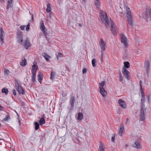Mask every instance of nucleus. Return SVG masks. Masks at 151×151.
Returning a JSON list of instances; mask_svg holds the SVG:
<instances>
[{
	"mask_svg": "<svg viewBox=\"0 0 151 151\" xmlns=\"http://www.w3.org/2000/svg\"><path fill=\"white\" fill-rule=\"evenodd\" d=\"M100 17L101 21L104 23L106 27L109 26V19L106 12L101 10L100 12Z\"/></svg>",
	"mask_w": 151,
	"mask_h": 151,
	"instance_id": "f03ea898",
	"label": "nucleus"
},
{
	"mask_svg": "<svg viewBox=\"0 0 151 151\" xmlns=\"http://www.w3.org/2000/svg\"><path fill=\"white\" fill-rule=\"evenodd\" d=\"M32 18H33V15H32Z\"/></svg>",
	"mask_w": 151,
	"mask_h": 151,
	"instance_id": "4d7b16f0",
	"label": "nucleus"
},
{
	"mask_svg": "<svg viewBox=\"0 0 151 151\" xmlns=\"http://www.w3.org/2000/svg\"><path fill=\"white\" fill-rule=\"evenodd\" d=\"M79 26H81V25H80V24L79 25Z\"/></svg>",
	"mask_w": 151,
	"mask_h": 151,
	"instance_id": "13d9d810",
	"label": "nucleus"
},
{
	"mask_svg": "<svg viewBox=\"0 0 151 151\" xmlns=\"http://www.w3.org/2000/svg\"><path fill=\"white\" fill-rule=\"evenodd\" d=\"M101 62H102V61L103 60V59H102V60H101Z\"/></svg>",
	"mask_w": 151,
	"mask_h": 151,
	"instance_id": "864d4df0",
	"label": "nucleus"
},
{
	"mask_svg": "<svg viewBox=\"0 0 151 151\" xmlns=\"http://www.w3.org/2000/svg\"><path fill=\"white\" fill-rule=\"evenodd\" d=\"M29 24L25 26H21L20 27V29L21 30H24L25 28L26 27V30L27 31H28L29 29Z\"/></svg>",
	"mask_w": 151,
	"mask_h": 151,
	"instance_id": "4be33fe9",
	"label": "nucleus"
},
{
	"mask_svg": "<svg viewBox=\"0 0 151 151\" xmlns=\"http://www.w3.org/2000/svg\"><path fill=\"white\" fill-rule=\"evenodd\" d=\"M63 57V55L60 52L58 53V54L57 55V59H58V58L59 57Z\"/></svg>",
	"mask_w": 151,
	"mask_h": 151,
	"instance_id": "4c0bfd02",
	"label": "nucleus"
},
{
	"mask_svg": "<svg viewBox=\"0 0 151 151\" xmlns=\"http://www.w3.org/2000/svg\"><path fill=\"white\" fill-rule=\"evenodd\" d=\"M129 120V119L128 118H127L126 119V124L127 122V121H128Z\"/></svg>",
	"mask_w": 151,
	"mask_h": 151,
	"instance_id": "09e8293b",
	"label": "nucleus"
},
{
	"mask_svg": "<svg viewBox=\"0 0 151 151\" xmlns=\"http://www.w3.org/2000/svg\"><path fill=\"white\" fill-rule=\"evenodd\" d=\"M40 28L41 30L43 29H45L46 28L43 23V21L42 20H41L40 21Z\"/></svg>",
	"mask_w": 151,
	"mask_h": 151,
	"instance_id": "5701e85b",
	"label": "nucleus"
},
{
	"mask_svg": "<svg viewBox=\"0 0 151 151\" xmlns=\"http://www.w3.org/2000/svg\"><path fill=\"white\" fill-rule=\"evenodd\" d=\"M74 97L73 96H71L70 99V104L73 107L74 105Z\"/></svg>",
	"mask_w": 151,
	"mask_h": 151,
	"instance_id": "b1692460",
	"label": "nucleus"
},
{
	"mask_svg": "<svg viewBox=\"0 0 151 151\" xmlns=\"http://www.w3.org/2000/svg\"><path fill=\"white\" fill-rule=\"evenodd\" d=\"M120 36L121 42L123 43L126 47H127L128 45V43L127 37L122 33H120Z\"/></svg>",
	"mask_w": 151,
	"mask_h": 151,
	"instance_id": "0eeeda50",
	"label": "nucleus"
},
{
	"mask_svg": "<svg viewBox=\"0 0 151 151\" xmlns=\"http://www.w3.org/2000/svg\"><path fill=\"white\" fill-rule=\"evenodd\" d=\"M125 8L127 12V20L129 24L130 25H132L134 22L132 18L131 11L129 8L127 6L125 7Z\"/></svg>",
	"mask_w": 151,
	"mask_h": 151,
	"instance_id": "7ed1b4c3",
	"label": "nucleus"
},
{
	"mask_svg": "<svg viewBox=\"0 0 151 151\" xmlns=\"http://www.w3.org/2000/svg\"><path fill=\"white\" fill-rule=\"evenodd\" d=\"M4 108L1 105H0V110L2 111L3 110Z\"/></svg>",
	"mask_w": 151,
	"mask_h": 151,
	"instance_id": "de8ad7c7",
	"label": "nucleus"
},
{
	"mask_svg": "<svg viewBox=\"0 0 151 151\" xmlns=\"http://www.w3.org/2000/svg\"><path fill=\"white\" fill-rule=\"evenodd\" d=\"M87 71V69L86 68H84L83 70V73L85 74L86 73Z\"/></svg>",
	"mask_w": 151,
	"mask_h": 151,
	"instance_id": "37998d69",
	"label": "nucleus"
},
{
	"mask_svg": "<svg viewBox=\"0 0 151 151\" xmlns=\"http://www.w3.org/2000/svg\"><path fill=\"white\" fill-rule=\"evenodd\" d=\"M15 87L19 93L24 94L25 93L23 88L21 86V83L18 80L15 81Z\"/></svg>",
	"mask_w": 151,
	"mask_h": 151,
	"instance_id": "20e7f679",
	"label": "nucleus"
},
{
	"mask_svg": "<svg viewBox=\"0 0 151 151\" xmlns=\"http://www.w3.org/2000/svg\"><path fill=\"white\" fill-rule=\"evenodd\" d=\"M34 124L35 126V129L36 130H38L40 127L39 124L37 122H35Z\"/></svg>",
	"mask_w": 151,
	"mask_h": 151,
	"instance_id": "7c9ffc66",
	"label": "nucleus"
},
{
	"mask_svg": "<svg viewBox=\"0 0 151 151\" xmlns=\"http://www.w3.org/2000/svg\"><path fill=\"white\" fill-rule=\"evenodd\" d=\"M100 93L103 97H105L107 94L106 91L104 88H99Z\"/></svg>",
	"mask_w": 151,
	"mask_h": 151,
	"instance_id": "f3484780",
	"label": "nucleus"
},
{
	"mask_svg": "<svg viewBox=\"0 0 151 151\" xmlns=\"http://www.w3.org/2000/svg\"><path fill=\"white\" fill-rule=\"evenodd\" d=\"M4 0H0V1H4Z\"/></svg>",
	"mask_w": 151,
	"mask_h": 151,
	"instance_id": "6e6d98bb",
	"label": "nucleus"
},
{
	"mask_svg": "<svg viewBox=\"0 0 151 151\" xmlns=\"http://www.w3.org/2000/svg\"><path fill=\"white\" fill-rule=\"evenodd\" d=\"M122 73L125 77L127 79H129V72L124 67H123L122 69Z\"/></svg>",
	"mask_w": 151,
	"mask_h": 151,
	"instance_id": "ddd939ff",
	"label": "nucleus"
},
{
	"mask_svg": "<svg viewBox=\"0 0 151 151\" xmlns=\"http://www.w3.org/2000/svg\"><path fill=\"white\" fill-rule=\"evenodd\" d=\"M43 77V74L42 73H41V72H38V81L39 82L41 83L42 79V78Z\"/></svg>",
	"mask_w": 151,
	"mask_h": 151,
	"instance_id": "aec40b11",
	"label": "nucleus"
},
{
	"mask_svg": "<svg viewBox=\"0 0 151 151\" xmlns=\"http://www.w3.org/2000/svg\"><path fill=\"white\" fill-rule=\"evenodd\" d=\"M83 115L82 113L79 112L78 114V117L77 119L78 120H82L83 119Z\"/></svg>",
	"mask_w": 151,
	"mask_h": 151,
	"instance_id": "bb28decb",
	"label": "nucleus"
},
{
	"mask_svg": "<svg viewBox=\"0 0 151 151\" xmlns=\"http://www.w3.org/2000/svg\"><path fill=\"white\" fill-rule=\"evenodd\" d=\"M40 137H41L42 138H43V137L42 135H41V136H40Z\"/></svg>",
	"mask_w": 151,
	"mask_h": 151,
	"instance_id": "3c124183",
	"label": "nucleus"
},
{
	"mask_svg": "<svg viewBox=\"0 0 151 151\" xmlns=\"http://www.w3.org/2000/svg\"><path fill=\"white\" fill-rule=\"evenodd\" d=\"M51 14L50 13L49 14V16H47V18H48L49 17L50 18H51Z\"/></svg>",
	"mask_w": 151,
	"mask_h": 151,
	"instance_id": "49530a36",
	"label": "nucleus"
},
{
	"mask_svg": "<svg viewBox=\"0 0 151 151\" xmlns=\"http://www.w3.org/2000/svg\"><path fill=\"white\" fill-rule=\"evenodd\" d=\"M9 73V71L8 70L6 69L4 70V73L5 75H7Z\"/></svg>",
	"mask_w": 151,
	"mask_h": 151,
	"instance_id": "ea45409f",
	"label": "nucleus"
},
{
	"mask_svg": "<svg viewBox=\"0 0 151 151\" xmlns=\"http://www.w3.org/2000/svg\"><path fill=\"white\" fill-rule=\"evenodd\" d=\"M96 61L95 59H93L92 60V64L93 67H94L95 66V63Z\"/></svg>",
	"mask_w": 151,
	"mask_h": 151,
	"instance_id": "c9c22d12",
	"label": "nucleus"
},
{
	"mask_svg": "<svg viewBox=\"0 0 151 151\" xmlns=\"http://www.w3.org/2000/svg\"><path fill=\"white\" fill-rule=\"evenodd\" d=\"M13 0H8L7 3V8L9 9L11 8L13 5Z\"/></svg>",
	"mask_w": 151,
	"mask_h": 151,
	"instance_id": "a878e982",
	"label": "nucleus"
},
{
	"mask_svg": "<svg viewBox=\"0 0 151 151\" xmlns=\"http://www.w3.org/2000/svg\"><path fill=\"white\" fill-rule=\"evenodd\" d=\"M99 45L101 50H106V43L101 38L99 40Z\"/></svg>",
	"mask_w": 151,
	"mask_h": 151,
	"instance_id": "1a4fd4ad",
	"label": "nucleus"
},
{
	"mask_svg": "<svg viewBox=\"0 0 151 151\" xmlns=\"http://www.w3.org/2000/svg\"><path fill=\"white\" fill-rule=\"evenodd\" d=\"M118 103L121 107L123 108H126L127 105L125 102L121 99H119L118 100Z\"/></svg>",
	"mask_w": 151,
	"mask_h": 151,
	"instance_id": "4468645a",
	"label": "nucleus"
},
{
	"mask_svg": "<svg viewBox=\"0 0 151 151\" xmlns=\"http://www.w3.org/2000/svg\"><path fill=\"white\" fill-rule=\"evenodd\" d=\"M18 122H19V124H20V121L19 120L18 121Z\"/></svg>",
	"mask_w": 151,
	"mask_h": 151,
	"instance_id": "603ef678",
	"label": "nucleus"
},
{
	"mask_svg": "<svg viewBox=\"0 0 151 151\" xmlns=\"http://www.w3.org/2000/svg\"><path fill=\"white\" fill-rule=\"evenodd\" d=\"M26 64V60L25 58L24 59L22 60L20 62V65L23 66H25Z\"/></svg>",
	"mask_w": 151,
	"mask_h": 151,
	"instance_id": "cd10ccee",
	"label": "nucleus"
},
{
	"mask_svg": "<svg viewBox=\"0 0 151 151\" xmlns=\"http://www.w3.org/2000/svg\"><path fill=\"white\" fill-rule=\"evenodd\" d=\"M143 17L147 22L148 19L149 17L151 18V9L147 8L146 9V11L143 14Z\"/></svg>",
	"mask_w": 151,
	"mask_h": 151,
	"instance_id": "423d86ee",
	"label": "nucleus"
},
{
	"mask_svg": "<svg viewBox=\"0 0 151 151\" xmlns=\"http://www.w3.org/2000/svg\"><path fill=\"white\" fill-rule=\"evenodd\" d=\"M105 50H101V60H102V58L104 55V52Z\"/></svg>",
	"mask_w": 151,
	"mask_h": 151,
	"instance_id": "a19ab883",
	"label": "nucleus"
},
{
	"mask_svg": "<svg viewBox=\"0 0 151 151\" xmlns=\"http://www.w3.org/2000/svg\"><path fill=\"white\" fill-rule=\"evenodd\" d=\"M46 30H47V29L46 28L45 29H43L42 30V32L43 33V34H44L45 36H46L47 35V32H46Z\"/></svg>",
	"mask_w": 151,
	"mask_h": 151,
	"instance_id": "58836bf2",
	"label": "nucleus"
},
{
	"mask_svg": "<svg viewBox=\"0 0 151 151\" xmlns=\"http://www.w3.org/2000/svg\"><path fill=\"white\" fill-rule=\"evenodd\" d=\"M124 67L129 68L130 67V64L128 62H124Z\"/></svg>",
	"mask_w": 151,
	"mask_h": 151,
	"instance_id": "c85d7f7f",
	"label": "nucleus"
},
{
	"mask_svg": "<svg viewBox=\"0 0 151 151\" xmlns=\"http://www.w3.org/2000/svg\"><path fill=\"white\" fill-rule=\"evenodd\" d=\"M22 45L26 49H27L30 46V43L29 42V40L27 38L25 41L24 43L23 42Z\"/></svg>",
	"mask_w": 151,
	"mask_h": 151,
	"instance_id": "9b49d317",
	"label": "nucleus"
},
{
	"mask_svg": "<svg viewBox=\"0 0 151 151\" xmlns=\"http://www.w3.org/2000/svg\"><path fill=\"white\" fill-rule=\"evenodd\" d=\"M10 116L9 115H6L4 119V120L5 121L8 120L9 119H10Z\"/></svg>",
	"mask_w": 151,
	"mask_h": 151,
	"instance_id": "e433bc0d",
	"label": "nucleus"
},
{
	"mask_svg": "<svg viewBox=\"0 0 151 151\" xmlns=\"http://www.w3.org/2000/svg\"><path fill=\"white\" fill-rule=\"evenodd\" d=\"M100 145L99 146V151H104V146L103 143L100 141Z\"/></svg>",
	"mask_w": 151,
	"mask_h": 151,
	"instance_id": "412c9836",
	"label": "nucleus"
},
{
	"mask_svg": "<svg viewBox=\"0 0 151 151\" xmlns=\"http://www.w3.org/2000/svg\"><path fill=\"white\" fill-rule=\"evenodd\" d=\"M82 1H84V2H85V1H86V0H82Z\"/></svg>",
	"mask_w": 151,
	"mask_h": 151,
	"instance_id": "5fc2aeb1",
	"label": "nucleus"
},
{
	"mask_svg": "<svg viewBox=\"0 0 151 151\" xmlns=\"http://www.w3.org/2000/svg\"><path fill=\"white\" fill-rule=\"evenodd\" d=\"M132 146L137 149H140L141 148V146L138 140L135 141V142L132 144Z\"/></svg>",
	"mask_w": 151,
	"mask_h": 151,
	"instance_id": "dca6fc26",
	"label": "nucleus"
},
{
	"mask_svg": "<svg viewBox=\"0 0 151 151\" xmlns=\"http://www.w3.org/2000/svg\"><path fill=\"white\" fill-rule=\"evenodd\" d=\"M22 34V32L20 31H19L17 33V41L21 45L23 44Z\"/></svg>",
	"mask_w": 151,
	"mask_h": 151,
	"instance_id": "6e6552de",
	"label": "nucleus"
},
{
	"mask_svg": "<svg viewBox=\"0 0 151 151\" xmlns=\"http://www.w3.org/2000/svg\"><path fill=\"white\" fill-rule=\"evenodd\" d=\"M55 75V72H51L50 74V79H53L54 78Z\"/></svg>",
	"mask_w": 151,
	"mask_h": 151,
	"instance_id": "f704fd0d",
	"label": "nucleus"
},
{
	"mask_svg": "<svg viewBox=\"0 0 151 151\" xmlns=\"http://www.w3.org/2000/svg\"><path fill=\"white\" fill-rule=\"evenodd\" d=\"M110 24L111 25V30L113 34L115 35L117 31V28L116 25L114 24L112 21H111Z\"/></svg>",
	"mask_w": 151,
	"mask_h": 151,
	"instance_id": "9d476101",
	"label": "nucleus"
},
{
	"mask_svg": "<svg viewBox=\"0 0 151 151\" xmlns=\"http://www.w3.org/2000/svg\"><path fill=\"white\" fill-rule=\"evenodd\" d=\"M119 80V81H120V82H122V81H123V79L122 78L121 74V75L120 74V75Z\"/></svg>",
	"mask_w": 151,
	"mask_h": 151,
	"instance_id": "c03bdc74",
	"label": "nucleus"
},
{
	"mask_svg": "<svg viewBox=\"0 0 151 151\" xmlns=\"http://www.w3.org/2000/svg\"><path fill=\"white\" fill-rule=\"evenodd\" d=\"M140 91L141 93V96L142 98L141 99V112L140 115V120L143 121L145 119V117L144 113V111L143 110V108L144 107V102L145 100V98L144 97V94L143 91L142 89V85L140 83Z\"/></svg>",
	"mask_w": 151,
	"mask_h": 151,
	"instance_id": "f257e3e1",
	"label": "nucleus"
},
{
	"mask_svg": "<svg viewBox=\"0 0 151 151\" xmlns=\"http://www.w3.org/2000/svg\"><path fill=\"white\" fill-rule=\"evenodd\" d=\"M38 68V67L37 65V64L36 63H33V65L32 67V81L33 82H35L36 81V74L37 71V69Z\"/></svg>",
	"mask_w": 151,
	"mask_h": 151,
	"instance_id": "39448f33",
	"label": "nucleus"
},
{
	"mask_svg": "<svg viewBox=\"0 0 151 151\" xmlns=\"http://www.w3.org/2000/svg\"><path fill=\"white\" fill-rule=\"evenodd\" d=\"M8 90L7 89H5L4 88H3L1 90L2 93H5L6 94H7L8 93Z\"/></svg>",
	"mask_w": 151,
	"mask_h": 151,
	"instance_id": "72a5a7b5",
	"label": "nucleus"
},
{
	"mask_svg": "<svg viewBox=\"0 0 151 151\" xmlns=\"http://www.w3.org/2000/svg\"><path fill=\"white\" fill-rule=\"evenodd\" d=\"M105 84V82L104 81H102L101 83H99V88H103V86Z\"/></svg>",
	"mask_w": 151,
	"mask_h": 151,
	"instance_id": "473e14b6",
	"label": "nucleus"
},
{
	"mask_svg": "<svg viewBox=\"0 0 151 151\" xmlns=\"http://www.w3.org/2000/svg\"><path fill=\"white\" fill-rule=\"evenodd\" d=\"M95 3L96 7L98 8H99L101 4L100 2V0H95Z\"/></svg>",
	"mask_w": 151,
	"mask_h": 151,
	"instance_id": "393cba45",
	"label": "nucleus"
},
{
	"mask_svg": "<svg viewBox=\"0 0 151 151\" xmlns=\"http://www.w3.org/2000/svg\"><path fill=\"white\" fill-rule=\"evenodd\" d=\"M119 13L120 14H122V12H119Z\"/></svg>",
	"mask_w": 151,
	"mask_h": 151,
	"instance_id": "8fccbe9b",
	"label": "nucleus"
},
{
	"mask_svg": "<svg viewBox=\"0 0 151 151\" xmlns=\"http://www.w3.org/2000/svg\"><path fill=\"white\" fill-rule=\"evenodd\" d=\"M115 137V135L114 134H113L111 137V141L112 142H114L115 141L114 137Z\"/></svg>",
	"mask_w": 151,
	"mask_h": 151,
	"instance_id": "79ce46f5",
	"label": "nucleus"
},
{
	"mask_svg": "<svg viewBox=\"0 0 151 151\" xmlns=\"http://www.w3.org/2000/svg\"><path fill=\"white\" fill-rule=\"evenodd\" d=\"M150 62L148 61H146L145 63L144 67L146 70L147 73H148L149 71Z\"/></svg>",
	"mask_w": 151,
	"mask_h": 151,
	"instance_id": "2eb2a0df",
	"label": "nucleus"
},
{
	"mask_svg": "<svg viewBox=\"0 0 151 151\" xmlns=\"http://www.w3.org/2000/svg\"><path fill=\"white\" fill-rule=\"evenodd\" d=\"M124 126L122 125H120L119 129V135L120 136H122L124 133Z\"/></svg>",
	"mask_w": 151,
	"mask_h": 151,
	"instance_id": "a211bd4d",
	"label": "nucleus"
},
{
	"mask_svg": "<svg viewBox=\"0 0 151 151\" xmlns=\"http://www.w3.org/2000/svg\"><path fill=\"white\" fill-rule=\"evenodd\" d=\"M12 91L14 95H16V91L15 89H13Z\"/></svg>",
	"mask_w": 151,
	"mask_h": 151,
	"instance_id": "a18cd8bd",
	"label": "nucleus"
},
{
	"mask_svg": "<svg viewBox=\"0 0 151 151\" xmlns=\"http://www.w3.org/2000/svg\"><path fill=\"white\" fill-rule=\"evenodd\" d=\"M51 11L50 4H47L46 11L47 12L50 13Z\"/></svg>",
	"mask_w": 151,
	"mask_h": 151,
	"instance_id": "2f4dec72",
	"label": "nucleus"
},
{
	"mask_svg": "<svg viewBox=\"0 0 151 151\" xmlns=\"http://www.w3.org/2000/svg\"><path fill=\"white\" fill-rule=\"evenodd\" d=\"M4 32L2 28L0 29V41L2 45L4 42Z\"/></svg>",
	"mask_w": 151,
	"mask_h": 151,
	"instance_id": "f8f14e48",
	"label": "nucleus"
},
{
	"mask_svg": "<svg viewBox=\"0 0 151 151\" xmlns=\"http://www.w3.org/2000/svg\"><path fill=\"white\" fill-rule=\"evenodd\" d=\"M41 117L40 118V120H39V122L40 124V125H42L45 123V120L44 118V115H42L41 116Z\"/></svg>",
	"mask_w": 151,
	"mask_h": 151,
	"instance_id": "6ab92c4d",
	"label": "nucleus"
},
{
	"mask_svg": "<svg viewBox=\"0 0 151 151\" xmlns=\"http://www.w3.org/2000/svg\"><path fill=\"white\" fill-rule=\"evenodd\" d=\"M43 56L45 58V59L47 60H48L50 58V56L48 55L45 53H44L43 54Z\"/></svg>",
	"mask_w": 151,
	"mask_h": 151,
	"instance_id": "c756f323",
	"label": "nucleus"
}]
</instances>
